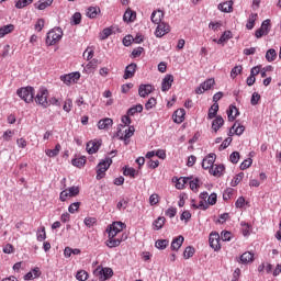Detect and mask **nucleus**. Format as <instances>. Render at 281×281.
Masks as SVG:
<instances>
[{"label":"nucleus","instance_id":"f257e3e1","mask_svg":"<svg viewBox=\"0 0 281 281\" xmlns=\"http://www.w3.org/2000/svg\"><path fill=\"white\" fill-rule=\"evenodd\" d=\"M122 122L124 123V125H119L117 132H116V137L124 139V142H126V139H131V137H133V135L135 133V127L130 126L131 117H128L126 115L122 116ZM126 126H130V127L126 128Z\"/></svg>","mask_w":281,"mask_h":281},{"label":"nucleus","instance_id":"f03ea898","mask_svg":"<svg viewBox=\"0 0 281 281\" xmlns=\"http://www.w3.org/2000/svg\"><path fill=\"white\" fill-rule=\"evenodd\" d=\"M111 164H113V159L111 157H106L105 159L101 160L97 166V180L104 179L106 175V170L111 168Z\"/></svg>","mask_w":281,"mask_h":281},{"label":"nucleus","instance_id":"7ed1b4c3","mask_svg":"<svg viewBox=\"0 0 281 281\" xmlns=\"http://www.w3.org/2000/svg\"><path fill=\"white\" fill-rule=\"evenodd\" d=\"M16 95L26 104L34 102V89L32 87H23L16 90Z\"/></svg>","mask_w":281,"mask_h":281},{"label":"nucleus","instance_id":"20e7f679","mask_svg":"<svg viewBox=\"0 0 281 281\" xmlns=\"http://www.w3.org/2000/svg\"><path fill=\"white\" fill-rule=\"evenodd\" d=\"M60 38H63V29L55 27L47 33L46 43L47 45H56Z\"/></svg>","mask_w":281,"mask_h":281},{"label":"nucleus","instance_id":"39448f33","mask_svg":"<svg viewBox=\"0 0 281 281\" xmlns=\"http://www.w3.org/2000/svg\"><path fill=\"white\" fill-rule=\"evenodd\" d=\"M49 95V92L45 88H41L36 95H35V102L40 106H43V109H47L49 106V101H47V98Z\"/></svg>","mask_w":281,"mask_h":281},{"label":"nucleus","instance_id":"423d86ee","mask_svg":"<svg viewBox=\"0 0 281 281\" xmlns=\"http://www.w3.org/2000/svg\"><path fill=\"white\" fill-rule=\"evenodd\" d=\"M126 225L122 222H114L112 225H110L106 229L109 238H115L117 234H120Z\"/></svg>","mask_w":281,"mask_h":281},{"label":"nucleus","instance_id":"0eeeda50","mask_svg":"<svg viewBox=\"0 0 281 281\" xmlns=\"http://www.w3.org/2000/svg\"><path fill=\"white\" fill-rule=\"evenodd\" d=\"M94 276H97V278H99L100 281H106V280H111V278H113V269L111 268H98L94 271Z\"/></svg>","mask_w":281,"mask_h":281},{"label":"nucleus","instance_id":"6e6552de","mask_svg":"<svg viewBox=\"0 0 281 281\" xmlns=\"http://www.w3.org/2000/svg\"><path fill=\"white\" fill-rule=\"evenodd\" d=\"M209 245L214 251L221 250V235L218 233H211L209 237Z\"/></svg>","mask_w":281,"mask_h":281},{"label":"nucleus","instance_id":"1a4fd4ad","mask_svg":"<svg viewBox=\"0 0 281 281\" xmlns=\"http://www.w3.org/2000/svg\"><path fill=\"white\" fill-rule=\"evenodd\" d=\"M170 32V25L166 24V22L158 23V26L156 27L155 35L157 38H161L162 36H166Z\"/></svg>","mask_w":281,"mask_h":281},{"label":"nucleus","instance_id":"9d476101","mask_svg":"<svg viewBox=\"0 0 281 281\" xmlns=\"http://www.w3.org/2000/svg\"><path fill=\"white\" fill-rule=\"evenodd\" d=\"M101 146H102V142H100V140H90V142H88V144L86 146V150H87V153H89V155H95V153L98 150H100Z\"/></svg>","mask_w":281,"mask_h":281},{"label":"nucleus","instance_id":"9b49d317","mask_svg":"<svg viewBox=\"0 0 281 281\" xmlns=\"http://www.w3.org/2000/svg\"><path fill=\"white\" fill-rule=\"evenodd\" d=\"M214 161H216V154H209L203 160H202V168L204 170H211V168L214 166Z\"/></svg>","mask_w":281,"mask_h":281},{"label":"nucleus","instance_id":"f8f14e48","mask_svg":"<svg viewBox=\"0 0 281 281\" xmlns=\"http://www.w3.org/2000/svg\"><path fill=\"white\" fill-rule=\"evenodd\" d=\"M153 85L147 83V85H140L138 88V95L140 98H148L153 93Z\"/></svg>","mask_w":281,"mask_h":281},{"label":"nucleus","instance_id":"ddd939ff","mask_svg":"<svg viewBox=\"0 0 281 281\" xmlns=\"http://www.w3.org/2000/svg\"><path fill=\"white\" fill-rule=\"evenodd\" d=\"M172 82H175V76L166 75L161 82V91H170Z\"/></svg>","mask_w":281,"mask_h":281},{"label":"nucleus","instance_id":"4468645a","mask_svg":"<svg viewBox=\"0 0 281 281\" xmlns=\"http://www.w3.org/2000/svg\"><path fill=\"white\" fill-rule=\"evenodd\" d=\"M135 71H137V64L132 63L125 68V72L123 75L124 80H128V78H133L135 76Z\"/></svg>","mask_w":281,"mask_h":281},{"label":"nucleus","instance_id":"2eb2a0df","mask_svg":"<svg viewBox=\"0 0 281 281\" xmlns=\"http://www.w3.org/2000/svg\"><path fill=\"white\" fill-rule=\"evenodd\" d=\"M111 126H113V119H102L98 122V128L100 131H109V128H111Z\"/></svg>","mask_w":281,"mask_h":281},{"label":"nucleus","instance_id":"dca6fc26","mask_svg":"<svg viewBox=\"0 0 281 281\" xmlns=\"http://www.w3.org/2000/svg\"><path fill=\"white\" fill-rule=\"evenodd\" d=\"M225 172V165H213L210 169V175H213V177H223V173Z\"/></svg>","mask_w":281,"mask_h":281},{"label":"nucleus","instance_id":"f3484780","mask_svg":"<svg viewBox=\"0 0 281 281\" xmlns=\"http://www.w3.org/2000/svg\"><path fill=\"white\" fill-rule=\"evenodd\" d=\"M186 117V110L184 109H178L175 111L172 115V120L176 124H181Z\"/></svg>","mask_w":281,"mask_h":281},{"label":"nucleus","instance_id":"a211bd4d","mask_svg":"<svg viewBox=\"0 0 281 281\" xmlns=\"http://www.w3.org/2000/svg\"><path fill=\"white\" fill-rule=\"evenodd\" d=\"M184 240H186V238H183V236H181V235L173 238V240L171 241V250L179 251V249H181V246L183 245Z\"/></svg>","mask_w":281,"mask_h":281},{"label":"nucleus","instance_id":"6ab92c4d","mask_svg":"<svg viewBox=\"0 0 281 281\" xmlns=\"http://www.w3.org/2000/svg\"><path fill=\"white\" fill-rule=\"evenodd\" d=\"M123 238L109 237L105 241L106 247L113 249L114 247H120L123 243Z\"/></svg>","mask_w":281,"mask_h":281},{"label":"nucleus","instance_id":"aec40b11","mask_svg":"<svg viewBox=\"0 0 281 281\" xmlns=\"http://www.w3.org/2000/svg\"><path fill=\"white\" fill-rule=\"evenodd\" d=\"M223 124H225V120H223V116L221 115L216 116L212 122V130L214 131V133H218Z\"/></svg>","mask_w":281,"mask_h":281},{"label":"nucleus","instance_id":"412c9836","mask_svg":"<svg viewBox=\"0 0 281 281\" xmlns=\"http://www.w3.org/2000/svg\"><path fill=\"white\" fill-rule=\"evenodd\" d=\"M161 19H164V11L161 10H156L151 13L150 16V21L151 23H154L155 25H158L159 23H161Z\"/></svg>","mask_w":281,"mask_h":281},{"label":"nucleus","instance_id":"4be33fe9","mask_svg":"<svg viewBox=\"0 0 281 281\" xmlns=\"http://www.w3.org/2000/svg\"><path fill=\"white\" fill-rule=\"evenodd\" d=\"M35 278H41V268L38 267L33 268L24 276V280H35Z\"/></svg>","mask_w":281,"mask_h":281},{"label":"nucleus","instance_id":"5701e85b","mask_svg":"<svg viewBox=\"0 0 281 281\" xmlns=\"http://www.w3.org/2000/svg\"><path fill=\"white\" fill-rule=\"evenodd\" d=\"M239 114L240 113L238 112V108H236L235 105H231L227 110L228 122H234V120H236Z\"/></svg>","mask_w":281,"mask_h":281},{"label":"nucleus","instance_id":"b1692460","mask_svg":"<svg viewBox=\"0 0 281 281\" xmlns=\"http://www.w3.org/2000/svg\"><path fill=\"white\" fill-rule=\"evenodd\" d=\"M217 8L218 10H221V12L229 13L234 10V1H226L224 3H220Z\"/></svg>","mask_w":281,"mask_h":281},{"label":"nucleus","instance_id":"393cba45","mask_svg":"<svg viewBox=\"0 0 281 281\" xmlns=\"http://www.w3.org/2000/svg\"><path fill=\"white\" fill-rule=\"evenodd\" d=\"M239 262H241V265H249V262H254V254L249 251L244 252L239 258Z\"/></svg>","mask_w":281,"mask_h":281},{"label":"nucleus","instance_id":"a878e982","mask_svg":"<svg viewBox=\"0 0 281 281\" xmlns=\"http://www.w3.org/2000/svg\"><path fill=\"white\" fill-rule=\"evenodd\" d=\"M5 0H0V3H3ZM34 0H16L15 8L18 10H23V8H27V5L32 4Z\"/></svg>","mask_w":281,"mask_h":281},{"label":"nucleus","instance_id":"bb28decb","mask_svg":"<svg viewBox=\"0 0 281 281\" xmlns=\"http://www.w3.org/2000/svg\"><path fill=\"white\" fill-rule=\"evenodd\" d=\"M52 3H54V0H40L38 2H36L34 4V7L37 10H45V9L49 8V5H52Z\"/></svg>","mask_w":281,"mask_h":281},{"label":"nucleus","instance_id":"cd10ccee","mask_svg":"<svg viewBox=\"0 0 281 281\" xmlns=\"http://www.w3.org/2000/svg\"><path fill=\"white\" fill-rule=\"evenodd\" d=\"M135 19H137V14L135 12H133L132 10L125 11L123 15V21H125V23H133Z\"/></svg>","mask_w":281,"mask_h":281},{"label":"nucleus","instance_id":"c85d7f7f","mask_svg":"<svg viewBox=\"0 0 281 281\" xmlns=\"http://www.w3.org/2000/svg\"><path fill=\"white\" fill-rule=\"evenodd\" d=\"M100 8L99 7H89L86 15L88 16V19H95V16H98V14H100Z\"/></svg>","mask_w":281,"mask_h":281},{"label":"nucleus","instance_id":"c756f323","mask_svg":"<svg viewBox=\"0 0 281 281\" xmlns=\"http://www.w3.org/2000/svg\"><path fill=\"white\" fill-rule=\"evenodd\" d=\"M11 32H14L13 24H7L4 26L0 27V38H3V36L11 34Z\"/></svg>","mask_w":281,"mask_h":281},{"label":"nucleus","instance_id":"7c9ffc66","mask_svg":"<svg viewBox=\"0 0 281 281\" xmlns=\"http://www.w3.org/2000/svg\"><path fill=\"white\" fill-rule=\"evenodd\" d=\"M190 177H180L176 182L177 190H183L186 188V184L190 181Z\"/></svg>","mask_w":281,"mask_h":281},{"label":"nucleus","instance_id":"2f4dec72","mask_svg":"<svg viewBox=\"0 0 281 281\" xmlns=\"http://www.w3.org/2000/svg\"><path fill=\"white\" fill-rule=\"evenodd\" d=\"M258 19V13H251L249 15L248 22L246 24L247 30H254V26L256 25V20Z\"/></svg>","mask_w":281,"mask_h":281},{"label":"nucleus","instance_id":"473e14b6","mask_svg":"<svg viewBox=\"0 0 281 281\" xmlns=\"http://www.w3.org/2000/svg\"><path fill=\"white\" fill-rule=\"evenodd\" d=\"M61 148L60 144H57L54 149H46L45 155H47V157H57Z\"/></svg>","mask_w":281,"mask_h":281},{"label":"nucleus","instance_id":"72a5a7b5","mask_svg":"<svg viewBox=\"0 0 281 281\" xmlns=\"http://www.w3.org/2000/svg\"><path fill=\"white\" fill-rule=\"evenodd\" d=\"M71 164L72 166H76V168H82L87 164V158L85 156L75 158Z\"/></svg>","mask_w":281,"mask_h":281},{"label":"nucleus","instance_id":"f704fd0d","mask_svg":"<svg viewBox=\"0 0 281 281\" xmlns=\"http://www.w3.org/2000/svg\"><path fill=\"white\" fill-rule=\"evenodd\" d=\"M232 38V31H225L217 41V45H223V43H227Z\"/></svg>","mask_w":281,"mask_h":281},{"label":"nucleus","instance_id":"c9c22d12","mask_svg":"<svg viewBox=\"0 0 281 281\" xmlns=\"http://www.w3.org/2000/svg\"><path fill=\"white\" fill-rule=\"evenodd\" d=\"M216 113H218V103H214L210 109L207 113L209 120H214L216 117Z\"/></svg>","mask_w":281,"mask_h":281},{"label":"nucleus","instance_id":"e433bc0d","mask_svg":"<svg viewBox=\"0 0 281 281\" xmlns=\"http://www.w3.org/2000/svg\"><path fill=\"white\" fill-rule=\"evenodd\" d=\"M276 58H278V53H276V49L273 48L268 49L266 53V59L268 60V63H273Z\"/></svg>","mask_w":281,"mask_h":281},{"label":"nucleus","instance_id":"4c0bfd02","mask_svg":"<svg viewBox=\"0 0 281 281\" xmlns=\"http://www.w3.org/2000/svg\"><path fill=\"white\" fill-rule=\"evenodd\" d=\"M166 224V217L164 216H159L154 223L153 226L156 231L161 229V227H164V225Z\"/></svg>","mask_w":281,"mask_h":281},{"label":"nucleus","instance_id":"58836bf2","mask_svg":"<svg viewBox=\"0 0 281 281\" xmlns=\"http://www.w3.org/2000/svg\"><path fill=\"white\" fill-rule=\"evenodd\" d=\"M190 189L192 192H198L199 191V178H192L190 177V180L188 181Z\"/></svg>","mask_w":281,"mask_h":281},{"label":"nucleus","instance_id":"ea45409f","mask_svg":"<svg viewBox=\"0 0 281 281\" xmlns=\"http://www.w3.org/2000/svg\"><path fill=\"white\" fill-rule=\"evenodd\" d=\"M203 91H210L213 85H216L214 78L206 79L204 82L201 83Z\"/></svg>","mask_w":281,"mask_h":281},{"label":"nucleus","instance_id":"a19ab883","mask_svg":"<svg viewBox=\"0 0 281 281\" xmlns=\"http://www.w3.org/2000/svg\"><path fill=\"white\" fill-rule=\"evenodd\" d=\"M142 111H144V105L137 104L127 110V115H135V113H142Z\"/></svg>","mask_w":281,"mask_h":281},{"label":"nucleus","instance_id":"79ce46f5","mask_svg":"<svg viewBox=\"0 0 281 281\" xmlns=\"http://www.w3.org/2000/svg\"><path fill=\"white\" fill-rule=\"evenodd\" d=\"M244 177H245L244 172L237 173L231 182L232 188H236V186H238V183L243 181Z\"/></svg>","mask_w":281,"mask_h":281},{"label":"nucleus","instance_id":"37998d69","mask_svg":"<svg viewBox=\"0 0 281 281\" xmlns=\"http://www.w3.org/2000/svg\"><path fill=\"white\" fill-rule=\"evenodd\" d=\"M124 177H132V179H135L137 177V170L135 168H124L123 170Z\"/></svg>","mask_w":281,"mask_h":281},{"label":"nucleus","instance_id":"c03bdc74","mask_svg":"<svg viewBox=\"0 0 281 281\" xmlns=\"http://www.w3.org/2000/svg\"><path fill=\"white\" fill-rule=\"evenodd\" d=\"M169 240L168 239H158L156 243H155V247L157 249H166V247H168L169 245Z\"/></svg>","mask_w":281,"mask_h":281},{"label":"nucleus","instance_id":"a18cd8bd","mask_svg":"<svg viewBox=\"0 0 281 281\" xmlns=\"http://www.w3.org/2000/svg\"><path fill=\"white\" fill-rule=\"evenodd\" d=\"M72 108H74V101H71V99H66L65 102H64L63 110L66 113H71Z\"/></svg>","mask_w":281,"mask_h":281},{"label":"nucleus","instance_id":"49530a36","mask_svg":"<svg viewBox=\"0 0 281 281\" xmlns=\"http://www.w3.org/2000/svg\"><path fill=\"white\" fill-rule=\"evenodd\" d=\"M192 256H194V247L189 246L183 251V258L189 260V258H192Z\"/></svg>","mask_w":281,"mask_h":281},{"label":"nucleus","instance_id":"de8ad7c7","mask_svg":"<svg viewBox=\"0 0 281 281\" xmlns=\"http://www.w3.org/2000/svg\"><path fill=\"white\" fill-rule=\"evenodd\" d=\"M233 131H235V135H243L245 133V126L238 124V122L234 123Z\"/></svg>","mask_w":281,"mask_h":281},{"label":"nucleus","instance_id":"09e8293b","mask_svg":"<svg viewBox=\"0 0 281 281\" xmlns=\"http://www.w3.org/2000/svg\"><path fill=\"white\" fill-rule=\"evenodd\" d=\"M77 280L79 281H86L89 280V273L85 270H79L76 274Z\"/></svg>","mask_w":281,"mask_h":281},{"label":"nucleus","instance_id":"8fccbe9b","mask_svg":"<svg viewBox=\"0 0 281 281\" xmlns=\"http://www.w3.org/2000/svg\"><path fill=\"white\" fill-rule=\"evenodd\" d=\"M78 210H80V202H74L68 207V212L70 214H76V212H78Z\"/></svg>","mask_w":281,"mask_h":281},{"label":"nucleus","instance_id":"3c124183","mask_svg":"<svg viewBox=\"0 0 281 281\" xmlns=\"http://www.w3.org/2000/svg\"><path fill=\"white\" fill-rule=\"evenodd\" d=\"M66 190L68 191L69 198L78 196V194H80V188H78V187H70Z\"/></svg>","mask_w":281,"mask_h":281},{"label":"nucleus","instance_id":"603ef678","mask_svg":"<svg viewBox=\"0 0 281 281\" xmlns=\"http://www.w3.org/2000/svg\"><path fill=\"white\" fill-rule=\"evenodd\" d=\"M47 238V234L45 233V227H41V229L37 231V240L41 243Z\"/></svg>","mask_w":281,"mask_h":281},{"label":"nucleus","instance_id":"864d4df0","mask_svg":"<svg viewBox=\"0 0 281 281\" xmlns=\"http://www.w3.org/2000/svg\"><path fill=\"white\" fill-rule=\"evenodd\" d=\"M239 74H243V66H235L231 71V78H236Z\"/></svg>","mask_w":281,"mask_h":281},{"label":"nucleus","instance_id":"5fc2aeb1","mask_svg":"<svg viewBox=\"0 0 281 281\" xmlns=\"http://www.w3.org/2000/svg\"><path fill=\"white\" fill-rule=\"evenodd\" d=\"M221 239H222L224 243H229V240H232V232L223 231V232L221 233Z\"/></svg>","mask_w":281,"mask_h":281},{"label":"nucleus","instance_id":"6e6d98bb","mask_svg":"<svg viewBox=\"0 0 281 281\" xmlns=\"http://www.w3.org/2000/svg\"><path fill=\"white\" fill-rule=\"evenodd\" d=\"M156 104H157V99L155 98L148 99V101L145 104L146 111H150V109H153Z\"/></svg>","mask_w":281,"mask_h":281},{"label":"nucleus","instance_id":"4d7b16f0","mask_svg":"<svg viewBox=\"0 0 281 281\" xmlns=\"http://www.w3.org/2000/svg\"><path fill=\"white\" fill-rule=\"evenodd\" d=\"M251 164H254V160L251 158L245 159L240 164L239 168H240V170H247V168H249L251 166Z\"/></svg>","mask_w":281,"mask_h":281},{"label":"nucleus","instance_id":"13d9d810","mask_svg":"<svg viewBox=\"0 0 281 281\" xmlns=\"http://www.w3.org/2000/svg\"><path fill=\"white\" fill-rule=\"evenodd\" d=\"M81 21H82V14H80V12L74 13L72 15L74 25H80Z\"/></svg>","mask_w":281,"mask_h":281},{"label":"nucleus","instance_id":"bf43d9fd","mask_svg":"<svg viewBox=\"0 0 281 281\" xmlns=\"http://www.w3.org/2000/svg\"><path fill=\"white\" fill-rule=\"evenodd\" d=\"M83 223L88 227H93V225H95V223H98V220L95 217H86Z\"/></svg>","mask_w":281,"mask_h":281},{"label":"nucleus","instance_id":"052dcab7","mask_svg":"<svg viewBox=\"0 0 281 281\" xmlns=\"http://www.w3.org/2000/svg\"><path fill=\"white\" fill-rule=\"evenodd\" d=\"M240 160V153L238 151H233L229 156V161L233 164H237Z\"/></svg>","mask_w":281,"mask_h":281},{"label":"nucleus","instance_id":"680f3d73","mask_svg":"<svg viewBox=\"0 0 281 281\" xmlns=\"http://www.w3.org/2000/svg\"><path fill=\"white\" fill-rule=\"evenodd\" d=\"M60 80L61 82H64V85H71V82H74V80L71 79V75H61L60 76Z\"/></svg>","mask_w":281,"mask_h":281},{"label":"nucleus","instance_id":"e2e57ef3","mask_svg":"<svg viewBox=\"0 0 281 281\" xmlns=\"http://www.w3.org/2000/svg\"><path fill=\"white\" fill-rule=\"evenodd\" d=\"M258 102H260V94L258 92H254L250 99V104H252V106H256Z\"/></svg>","mask_w":281,"mask_h":281},{"label":"nucleus","instance_id":"0e129e2a","mask_svg":"<svg viewBox=\"0 0 281 281\" xmlns=\"http://www.w3.org/2000/svg\"><path fill=\"white\" fill-rule=\"evenodd\" d=\"M157 203H159V194L153 193L149 196V205H157Z\"/></svg>","mask_w":281,"mask_h":281},{"label":"nucleus","instance_id":"69168bd1","mask_svg":"<svg viewBox=\"0 0 281 281\" xmlns=\"http://www.w3.org/2000/svg\"><path fill=\"white\" fill-rule=\"evenodd\" d=\"M271 25V20H265L261 24L260 30L269 34V26Z\"/></svg>","mask_w":281,"mask_h":281},{"label":"nucleus","instance_id":"338daca9","mask_svg":"<svg viewBox=\"0 0 281 281\" xmlns=\"http://www.w3.org/2000/svg\"><path fill=\"white\" fill-rule=\"evenodd\" d=\"M165 215L169 218H175L177 216V210L171 206L165 212Z\"/></svg>","mask_w":281,"mask_h":281},{"label":"nucleus","instance_id":"774afa93","mask_svg":"<svg viewBox=\"0 0 281 281\" xmlns=\"http://www.w3.org/2000/svg\"><path fill=\"white\" fill-rule=\"evenodd\" d=\"M217 195L216 193H211L207 198V205H216Z\"/></svg>","mask_w":281,"mask_h":281}]
</instances>
